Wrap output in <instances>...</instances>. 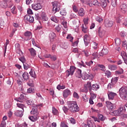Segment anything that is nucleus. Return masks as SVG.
I'll use <instances>...</instances> for the list:
<instances>
[{"instance_id":"obj_36","label":"nucleus","mask_w":127,"mask_h":127,"mask_svg":"<svg viewBox=\"0 0 127 127\" xmlns=\"http://www.w3.org/2000/svg\"><path fill=\"white\" fill-rule=\"evenodd\" d=\"M55 29L57 32L60 33V32H61V29H62V26H61V25H58L56 27Z\"/></svg>"},{"instance_id":"obj_21","label":"nucleus","mask_w":127,"mask_h":127,"mask_svg":"<svg viewBox=\"0 0 127 127\" xmlns=\"http://www.w3.org/2000/svg\"><path fill=\"white\" fill-rule=\"evenodd\" d=\"M24 99V95L23 94H21L19 98H15V101H17V102H20V103H22V101Z\"/></svg>"},{"instance_id":"obj_10","label":"nucleus","mask_w":127,"mask_h":127,"mask_svg":"<svg viewBox=\"0 0 127 127\" xmlns=\"http://www.w3.org/2000/svg\"><path fill=\"white\" fill-rule=\"evenodd\" d=\"M52 4H53V11L54 13H56L58 11V3L57 2H52Z\"/></svg>"},{"instance_id":"obj_34","label":"nucleus","mask_w":127,"mask_h":127,"mask_svg":"<svg viewBox=\"0 0 127 127\" xmlns=\"http://www.w3.org/2000/svg\"><path fill=\"white\" fill-rule=\"evenodd\" d=\"M24 36L26 37H31V38L32 37V33L30 31H26L24 33Z\"/></svg>"},{"instance_id":"obj_45","label":"nucleus","mask_w":127,"mask_h":127,"mask_svg":"<svg viewBox=\"0 0 127 127\" xmlns=\"http://www.w3.org/2000/svg\"><path fill=\"white\" fill-rule=\"evenodd\" d=\"M50 19L52 20V21H54V22H56V23H58V20H57V18L55 16H52Z\"/></svg>"},{"instance_id":"obj_17","label":"nucleus","mask_w":127,"mask_h":127,"mask_svg":"<svg viewBox=\"0 0 127 127\" xmlns=\"http://www.w3.org/2000/svg\"><path fill=\"white\" fill-rule=\"evenodd\" d=\"M109 53V51L107 49H103L100 53H99V56H104L107 55Z\"/></svg>"},{"instance_id":"obj_4","label":"nucleus","mask_w":127,"mask_h":127,"mask_svg":"<svg viewBox=\"0 0 127 127\" xmlns=\"http://www.w3.org/2000/svg\"><path fill=\"white\" fill-rule=\"evenodd\" d=\"M39 106H41V104L37 105L36 107H33L31 111L30 112L31 115H35L36 116H38V115H39V112H38V110H37V108H38Z\"/></svg>"},{"instance_id":"obj_38","label":"nucleus","mask_w":127,"mask_h":127,"mask_svg":"<svg viewBox=\"0 0 127 127\" xmlns=\"http://www.w3.org/2000/svg\"><path fill=\"white\" fill-rule=\"evenodd\" d=\"M52 112H53V115H54L55 116H58V114H59L58 110H57V109H56L55 107L52 108Z\"/></svg>"},{"instance_id":"obj_9","label":"nucleus","mask_w":127,"mask_h":127,"mask_svg":"<svg viewBox=\"0 0 127 127\" xmlns=\"http://www.w3.org/2000/svg\"><path fill=\"white\" fill-rule=\"evenodd\" d=\"M83 40L85 46H88L90 43V37L88 35H85L83 37Z\"/></svg>"},{"instance_id":"obj_22","label":"nucleus","mask_w":127,"mask_h":127,"mask_svg":"<svg viewBox=\"0 0 127 127\" xmlns=\"http://www.w3.org/2000/svg\"><path fill=\"white\" fill-rule=\"evenodd\" d=\"M49 37L51 41H53L54 38L56 37V34L55 33L52 32L49 34Z\"/></svg>"},{"instance_id":"obj_18","label":"nucleus","mask_w":127,"mask_h":127,"mask_svg":"<svg viewBox=\"0 0 127 127\" xmlns=\"http://www.w3.org/2000/svg\"><path fill=\"white\" fill-rule=\"evenodd\" d=\"M118 110L121 115H124V114H125V113L126 112V108L125 107V106H122Z\"/></svg>"},{"instance_id":"obj_56","label":"nucleus","mask_w":127,"mask_h":127,"mask_svg":"<svg viewBox=\"0 0 127 127\" xmlns=\"http://www.w3.org/2000/svg\"><path fill=\"white\" fill-rule=\"evenodd\" d=\"M111 71L107 70L105 72V76H107V78H110L111 77Z\"/></svg>"},{"instance_id":"obj_52","label":"nucleus","mask_w":127,"mask_h":127,"mask_svg":"<svg viewBox=\"0 0 127 127\" xmlns=\"http://www.w3.org/2000/svg\"><path fill=\"white\" fill-rule=\"evenodd\" d=\"M27 84L28 86H29V87H33L34 85L33 84V82H32V80H29L28 82H27Z\"/></svg>"},{"instance_id":"obj_54","label":"nucleus","mask_w":127,"mask_h":127,"mask_svg":"<svg viewBox=\"0 0 127 127\" xmlns=\"http://www.w3.org/2000/svg\"><path fill=\"white\" fill-rule=\"evenodd\" d=\"M0 26L3 28L4 27V21H3V20L0 19Z\"/></svg>"},{"instance_id":"obj_27","label":"nucleus","mask_w":127,"mask_h":127,"mask_svg":"<svg viewBox=\"0 0 127 127\" xmlns=\"http://www.w3.org/2000/svg\"><path fill=\"white\" fill-rule=\"evenodd\" d=\"M78 13L79 16H84L85 15V11L81 8L79 10Z\"/></svg>"},{"instance_id":"obj_41","label":"nucleus","mask_w":127,"mask_h":127,"mask_svg":"<svg viewBox=\"0 0 127 127\" xmlns=\"http://www.w3.org/2000/svg\"><path fill=\"white\" fill-rule=\"evenodd\" d=\"M11 12L13 14H16L17 13V12L16 11V8L15 7V6H13L12 8H11Z\"/></svg>"},{"instance_id":"obj_57","label":"nucleus","mask_w":127,"mask_h":127,"mask_svg":"<svg viewBox=\"0 0 127 127\" xmlns=\"http://www.w3.org/2000/svg\"><path fill=\"white\" fill-rule=\"evenodd\" d=\"M90 95H91L90 99L95 100L96 98H97V94H96L91 93Z\"/></svg>"},{"instance_id":"obj_16","label":"nucleus","mask_w":127,"mask_h":127,"mask_svg":"<svg viewBox=\"0 0 127 127\" xmlns=\"http://www.w3.org/2000/svg\"><path fill=\"white\" fill-rule=\"evenodd\" d=\"M84 127H96V125L94 122L88 121L87 124L84 125Z\"/></svg>"},{"instance_id":"obj_26","label":"nucleus","mask_w":127,"mask_h":127,"mask_svg":"<svg viewBox=\"0 0 127 127\" xmlns=\"http://www.w3.org/2000/svg\"><path fill=\"white\" fill-rule=\"evenodd\" d=\"M29 51L31 55V56H36V51L33 49V48L29 49Z\"/></svg>"},{"instance_id":"obj_33","label":"nucleus","mask_w":127,"mask_h":127,"mask_svg":"<svg viewBox=\"0 0 127 127\" xmlns=\"http://www.w3.org/2000/svg\"><path fill=\"white\" fill-rule=\"evenodd\" d=\"M17 106L18 108L21 109L22 111H23V110H24V108H26V107H25V105H24V104L22 103H17Z\"/></svg>"},{"instance_id":"obj_11","label":"nucleus","mask_w":127,"mask_h":127,"mask_svg":"<svg viewBox=\"0 0 127 127\" xmlns=\"http://www.w3.org/2000/svg\"><path fill=\"white\" fill-rule=\"evenodd\" d=\"M23 113H24V110H17L15 112L14 115L16 117L21 118L23 116Z\"/></svg>"},{"instance_id":"obj_64","label":"nucleus","mask_w":127,"mask_h":127,"mask_svg":"<svg viewBox=\"0 0 127 127\" xmlns=\"http://www.w3.org/2000/svg\"><path fill=\"white\" fill-rule=\"evenodd\" d=\"M61 127H68V126L64 122H62L61 124Z\"/></svg>"},{"instance_id":"obj_2","label":"nucleus","mask_w":127,"mask_h":127,"mask_svg":"<svg viewBox=\"0 0 127 127\" xmlns=\"http://www.w3.org/2000/svg\"><path fill=\"white\" fill-rule=\"evenodd\" d=\"M119 92L121 98L127 101V88L126 87H122L119 89Z\"/></svg>"},{"instance_id":"obj_24","label":"nucleus","mask_w":127,"mask_h":127,"mask_svg":"<svg viewBox=\"0 0 127 127\" xmlns=\"http://www.w3.org/2000/svg\"><path fill=\"white\" fill-rule=\"evenodd\" d=\"M22 77L25 81H27L29 79V74L27 72H25L22 74Z\"/></svg>"},{"instance_id":"obj_7","label":"nucleus","mask_w":127,"mask_h":127,"mask_svg":"<svg viewBox=\"0 0 127 127\" xmlns=\"http://www.w3.org/2000/svg\"><path fill=\"white\" fill-rule=\"evenodd\" d=\"M105 27H112L114 25V22L110 21L108 19H105L104 22Z\"/></svg>"},{"instance_id":"obj_6","label":"nucleus","mask_w":127,"mask_h":127,"mask_svg":"<svg viewBox=\"0 0 127 127\" xmlns=\"http://www.w3.org/2000/svg\"><path fill=\"white\" fill-rule=\"evenodd\" d=\"M106 104L109 111H114V109H115V104L112 103V102L110 101H106Z\"/></svg>"},{"instance_id":"obj_58","label":"nucleus","mask_w":127,"mask_h":127,"mask_svg":"<svg viewBox=\"0 0 127 127\" xmlns=\"http://www.w3.org/2000/svg\"><path fill=\"white\" fill-rule=\"evenodd\" d=\"M73 98H75L76 99H79L80 98L79 94H78L76 92H73Z\"/></svg>"},{"instance_id":"obj_42","label":"nucleus","mask_w":127,"mask_h":127,"mask_svg":"<svg viewBox=\"0 0 127 127\" xmlns=\"http://www.w3.org/2000/svg\"><path fill=\"white\" fill-rule=\"evenodd\" d=\"M65 88H66V86L65 85H61L60 84H59L57 87V89H58V90H59V91H60V90H64V89H65Z\"/></svg>"},{"instance_id":"obj_60","label":"nucleus","mask_w":127,"mask_h":127,"mask_svg":"<svg viewBox=\"0 0 127 127\" xmlns=\"http://www.w3.org/2000/svg\"><path fill=\"white\" fill-rule=\"evenodd\" d=\"M60 13H61V15H63V16H65V15H66V14H67V12H66V10H63L62 11H61L60 12Z\"/></svg>"},{"instance_id":"obj_30","label":"nucleus","mask_w":127,"mask_h":127,"mask_svg":"<svg viewBox=\"0 0 127 127\" xmlns=\"http://www.w3.org/2000/svg\"><path fill=\"white\" fill-rule=\"evenodd\" d=\"M30 75H31V77L35 79L36 78V74L35 73V71L34 70L31 69V71L29 72Z\"/></svg>"},{"instance_id":"obj_35","label":"nucleus","mask_w":127,"mask_h":127,"mask_svg":"<svg viewBox=\"0 0 127 127\" xmlns=\"http://www.w3.org/2000/svg\"><path fill=\"white\" fill-rule=\"evenodd\" d=\"M82 27V31L84 33H87L88 32V28L87 27V26H85V27H84V24H82L81 25Z\"/></svg>"},{"instance_id":"obj_32","label":"nucleus","mask_w":127,"mask_h":127,"mask_svg":"<svg viewBox=\"0 0 127 127\" xmlns=\"http://www.w3.org/2000/svg\"><path fill=\"white\" fill-rule=\"evenodd\" d=\"M115 44H116L117 46H119V45H120L121 43H122V40H121V39L119 38H116L115 39Z\"/></svg>"},{"instance_id":"obj_8","label":"nucleus","mask_w":127,"mask_h":127,"mask_svg":"<svg viewBox=\"0 0 127 127\" xmlns=\"http://www.w3.org/2000/svg\"><path fill=\"white\" fill-rule=\"evenodd\" d=\"M120 9L122 13H126L127 11V5L126 4H122L120 6Z\"/></svg>"},{"instance_id":"obj_12","label":"nucleus","mask_w":127,"mask_h":127,"mask_svg":"<svg viewBox=\"0 0 127 127\" xmlns=\"http://www.w3.org/2000/svg\"><path fill=\"white\" fill-rule=\"evenodd\" d=\"M25 20L29 21V22H33L34 21V18L32 16L26 15L24 16Z\"/></svg>"},{"instance_id":"obj_40","label":"nucleus","mask_w":127,"mask_h":127,"mask_svg":"<svg viewBox=\"0 0 127 127\" xmlns=\"http://www.w3.org/2000/svg\"><path fill=\"white\" fill-rule=\"evenodd\" d=\"M85 64L89 66V67H91L94 65V62L93 61H90L89 62H86Z\"/></svg>"},{"instance_id":"obj_39","label":"nucleus","mask_w":127,"mask_h":127,"mask_svg":"<svg viewBox=\"0 0 127 127\" xmlns=\"http://www.w3.org/2000/svg\"><path fill=\"white\" fill-rule=\"evenodd\" d=\"M92 4L93 5H95V6H99L101 4V3L99 2L97 0H95L92 2Z\"/></svg>"},{"instance_id":"obj_5","label":"nucleus","mask_w":127,"mask_h":127,"mask_svg":"<svg viewBox=\"0 0 127 127\" xmlns=\"http://www.w3.org/2000/svg\"><path fill=\"white\" fill-rule=\"evenodd\" d=\"M32 8L34 10H39L42 8V5L40 3H35L32 4Z\"/></svg>"},{"instance_id":"obj_43","label":"nucleus","mask_w":127,"mask_h":127,"mask_svg":"<svg viewBox=\"0 0 127 127\" xmlns=\"http://www.w3.org/2000/svg\"><path fill=\"white\" fill-rule=\"evenodd\" d=\"M98 118H99V119L100 120V121H101L102 122L105 121L106 120V119H107V118L106 117H105L103 115H101V114L98 115Z\"/></svg>"},{"instance_id":"obj_29","label":"nucleus","mask_w":127,"mask_h":127,"mask_svg":"<svg viewBox=\"0 0 127 127\" xmlns=\"http://www.w3.org/2000/svg\"><path fill=\"white\" fill-rule=\"evenodd\" d=\"M75 70H76V67L72 65L70 67L69 72H70L71 76L73 75L74 74V72H75Z\"/></svg>"},{"instance_id":"obj_14","label":"nucleus","mask_w":127,"mask_h":127,"mask_svg":"<svg viewBox=\"0 0 127 127\" xmlns=\"http://www.w3.org/2000/svg\"><path fill=\"white\" fill-rule=\"evenodd\" d=\"M108 96L109 100H114L115 96H117V93L109 91L108 92Z\"/></svg>"},{"instance_id":"obj_63","label":"nucleus","mask_w":127,"mask_h":127,"mask_svg":"<svg viewBox=\"0 0 127 127\" xmlns=\"http://www.w3.org/2000/svg\"><path fill=\"white\" fill-rule=\"evenodd\" d=\"M123 47H125V48H126V49L127 50V41H123Z\"/></svg>"},{"instance_id":"obj_49","label":"nucleus","mask_w":127,"mask_h":127,"mask_svg":"<svg viewBox=\"0 0 127 127\" xmlns=\"http://www.w3.org/2000/svg\"><path fill=\"white\" fill-rule=\"evenodd\" d=\"M96 21H98V22H99L100 23H101V22H103V18H102L101 17L97 16L96 18H95Z\"/></svg>"},{"instance_id":"obj_48","label":"nucleus","mask_w":127,"mask_h":127,"mask_svg":"<svg viewBox=\"0 0 127 127\" xmlns=\"http://www.w3.org/2000/svg\"><path fill=\"white\" fill-rule=\"evenodd\" d=\"M115 85H116V84L113 83L112 82L111 83H109V84L108 85V89H113V88H114V87H115Z\"/></svg>"},{"instance_id":"obj_59","label":"nucleus","mask_w":127,"mask_h":127,"mask_svg":"<svg viewBox=\"0 0 127 127\" xmlns=\"http://www.w3.org/2000/svg\"><path fill=\"white\" fill-rule=\"evenodd\" d=\"M63 110L65 114H67V113H68V111H69V108L68 109L66 106H64L63 107Z\"/></svg>"},{"instance_id":"obj_20","label":"nucleus","mask_w":127,"mask_h":127,"mask_svg":"<svg viewBox=\"0 0 127 127\" xmlns=\"http://www.w3.org/2000/svg\"><path fill=\"white\" fill-rule=\"evenodd\" d=\"M39 118V116L37 115L29 117V119L31 121V122H36Z\"/></svg>"},{"instance_id":"obj_53","label":"nucleus","mask_w":127,"mask_h":127,"mask_svg":"<svg viewBox=\"0 0 127 127\" xmlns=\"http://www.w3.org/2000/svg\"><path fill=\"white\" fill-rule=\"evenodd\" d=\"M19 60H20V61H21V62L23 64L25 63L26 61V60L25 59V58H24V57L19 58Z\"/></svg>"},{"instance_id":"obj_50","label":"nucleus","mask_w":127,"mask_h":127,"mask_svg":"<svg viewBox=\"0 0 127 127\" xmlns=\"http://www.w3.org/2000/svg\"><path fill=\"white\" fill-rule=\"evenodd\" d=\"M23 64L24 69L25 70L28 69V68H29V64L27 63H26V62L24 63Z\"/></svg>"},{"instance_id":"obj_3","label":"nucleus","mask_w":127,"mask_h":127,"mask_svg":"<svg viewBox=\"0 0 127 127\" xmlns=\"http://www.w3.org/2000/svg\"><path fill=\"white\" fill-rule=\"evenodd\" d=\"M72 95V92L69 89H66L64 90L63 92V96L64 99H67L69 96H71Z\"/></svg>"},{"instance_id":"obj_55","label":"nucleus","mask_w":127,"mask_h":127,"mask_svg":"<svg viewBox=\"0 0 127 127\" xmlns=\"http://www.w3.org/2000/svg\"><path fill=\"white\" fill-rule=\"evenodd\" d=\"M67 39H70V42H73V39H74V38L72 37V35L71 34L68 35L66 37Z\"/></svg>"},{"instance_id":"obj_15","label":"nucleus","mask_w":127,"mask_h":127,"mask_svg":"<svg viewBox=\"0 0 127 127\" xmlns=\"http://www.w3.org/2000/svg\"><path fill=\"white\" fill-rule=\"evenodd\" d=\"M75 76L77 78H82V70L80 69H77L75 73Z\"/></svg>"},{"instance_id":"obj_37","label":"nucleus","mask_w":127,"mask_h":127,"mask_svg":"<svg viewBox=\"0 0 127 127\" xmlns=\"http://www.w3.org/2000/svg\"><path fill=\"white\" fill-rule=\"evenodd\" d=\"M108 68L110 70H117V66L115 64H112V65H108Z\"/></svg>"},{"instance_id":"obj_23","label":"nucleus","mask_w":127,"mask_h":127,"mask_svg":"<svg viewBox=\"0 0 127 127\" xmlns=\"http://www.w3.org/2000/svg\"><path fill=\"white\" fill-rule=\"evenodd\" d=\"M41 18L42 20H44V21H47V20H48V17H47L46 13L44 12H42Z\"/></svg>"},{"instance_id":"obj_62","label":"nucleus","mask_w":127,"mask_h":127,"mask_svg":"<svg viewBox=\"0 0 127 127\" xmlns=\"http://www.w3.org/2000/svg\"><path fill=\"white\" fill-rule=\"evenodd\" d=\"M50 59H51L52 61H56V60H57V57H56V56L51 55Z\"/></svg>"},{"instance_id":"obj_51","label":"nucleus","mask_w":127,"mask_h":127,"mask_svg":"<svg viewBox=\"0 0 127 127\" xmlns=\"http://www.w3.org/2000/svg\"><path fill=\"white\" fill-rule=\"evenodd\" d=\"M118 82V77H113L111 79V82H112L113 84H117V82Z\"/></svg>"},{"instance_id":"obj_19","label":"nucleus","mask_w":127,"mask_h":127,"mask_svg":"<svg viewBox=\"0 0 127 127\" xmlns=\"http://www.w3.org/2000/svg\"><path fill=\"white\" fill-rule=\"evenodd\" d=\"M84 87L86 89H89V90L91 92L92 91V85L91 82H87V84H84Z\"/></svg>"},{"instance_id":"obj_28","label":"nucleus","mask_w":127,"mask_h":127,"mask_svg":"<svg viewBox=\"0 0 127 127\" xmlns=\"http://www.w3.org/2000/svg\"><path fill=\"white\" fill-rule=\"evenodd\" d=\"M100 1H101V5L103 8H105L107 5V0H100Z\"/></svg>"},{"instance_id":"obj_44","label":"nucleus","mask_w":127,"mask_h":127,"mask_svg":"<svg viewBox=\"0 0 127 127\" xmlns=\"http://www.w3.org/2000/svg\"><path fill=\"white\" fill-rule=\"evenodd\" d=\"M123 59H127V53L122 52L121 54Z\"/></svg>"},{"instance_id":"obj_47","label":"nucleus","mask_w":127,"mask_h":127,"mask_svg":"<svg viewBox=\"0 0 127 127\" xmlns=\"http://www.w3.org/2000/svg\"><path fill=\"white\" fill-rule=\"evenodd\" d=\"M13 83V78L12 77L8 78V80L7 81V84L8 85H11Z\"/></svg>"},{"instance_id":"obj_13","label":"nucleus","mask_w":127,"mask_h":127,"mask_svg":"<svg viewBox=\"0 0 127 127\" xmlns=\"http://www.w3.org/2000/svg\"><path fill=\"white\" fill-rule=\"evenodd\" d=\"M105 33H106V31H105L103 28L100 27L98 28L99 36H100V37H103V36L105 35Z\"/></svg>"},{"instance_id":"obj_61","label":"nucleus","mask_w":127,"mask_h":127,"mask_svg":"<svg viewBox=\"0 0 127 127\" xmlns=\"http://www.w3.org/2000/svg\"><path fill=\"white\" fill-rule=\"evenodd\" d=\"M70 122L72 125H75V124H76V120L73 118H70Z\"/></svg>"},{"instance_id":"obj_1","label":"nucleus","mask_w":127,"mask_h":127,"mask_svg":"<svg viewBox=\"0 0 127 127\" xmlns=\"http://www.w3.org/2000/svg\"><path fill=\"white\" fill-rule=\"evenodd\" d=\"M68 110L71 113H77L80 111L78 104L76 101H69L67 103Z\"/></svg>"},{"instance_id":"obj_25","label":"nucleus","mask_w":127,"mask_h":127,"mask_svg":"<svg viewBox=\"0 0 127 127\" xmlns=\"http://www.w3.org/2000/svg\"><path fill=\"white\" fill-rule=\"evenodd\" d=\"M98 89H100V85L97 83L92 85L91 90L93 91H97Z\"/></svg>"},{"instance_id":"obj_46","label":"nucleus","mask_w":127,"mask_h":127,"mask_svg":"<svg viewBox=\"0 0 127 127\" xmlns=\"http://www.w3.org/2000/svg\"><path fill=\"white\" fill-rule=\"evenodd\" d=\"M113 114L114 116H116V117H119V116H121L119 110H115L113 112Z\"/></svg>"},{"instance_id":"obj_31","label":"nucleus","mask_w":127,"mask_h":127,"mask_svg":"<svg viewBox=\"0 0 127 127\" xmlns=\"http://www.w3.org/2000/svg\"><path fill=\"white\" fill-rule=\"evenodd\" d=\"M89 77H90V75L88 74V73L86 72H84L83 75H82V78L83 80H88Z\"/></svg>"}]
</instances>
